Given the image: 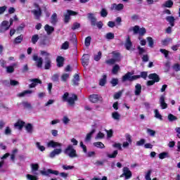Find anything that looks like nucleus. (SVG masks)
I'll use <instances>...</instances> for the list:
<instances>
[{
	"label": "nucleus",
	"mask_w": 180,
	"mask_h": 180,
	"mask_svg": "<svg viewBox=\"0 0 180 180\" xmlns=\"http://www.w3.org/2000/svg\"><path fill=\"white\" fill-rule=\"evenodd\" d=\"M47 44H49V39L47 38V37H44V38L40 40L39 45L47 46Z\"/></svg>",
	"instance_id": "obj_32"
},
{
	"label": "nucleus",
	"mask_w": 180,
	"mask_h": 180,
	"mask_svg": "<svg viewBox=\"0 0 180 180\" xmlns=\"http://www.w3.org/2000/svg\"><path fill=\"white\" fill-rule=\"evenodd\" d=\"M93 144L97 148H105V144L102 142H94Z\"/></svg>",
	"instance_id": "obj_39"
},
{
	"label": "nucleus",
	"mask_w": 180,
	"mask_h": 180,
	"mask_svg": "<svg viewBox=\"0 0 180 180\" xmlns=\"http://www.w3.org/2000/svg\"><path fill=\"white\" fill-rule=\"evenodd\" d=\"M62 146V143H60L54 141H50L47 143V147H52V148H56V147H61Z\"/></svg>",
	"instance_id": "obj_19"
},
{
	"label": "nucleus",
	"mask_w": 180,
	"mask_h": 180,
	"mask_svg": "<svg viewBox=\"0 0 180 180\" xmlns=\"http://www.w3.org/2000/svg\"><path fill=\"white\" fill-rule=\"evenodd\" d=\"M95 131H96V130H95V129H94L89 134H87L85 141H89L91 140V139H92V134H94V133H95Z\"/></svg>",
	"instance_id": "obj_35"
},
{
	"label": "nucleus",
	"mask_w": 180,
	"mask_h": 180,
	"mask_svg": "<svg viewBox=\"0 0 180 180\" xmlns=\"http://www.w3.org/2000/svg\"><path fill=\"white\" fill-rule=\"evenodd\" d=\"M32 60L36 61V65L37 68H41L43 67V58H39L37 54H34L32 56Z\"/></svg>",
	"instance_id": "obj_7"
},
{
	"label": "nucleus",
	"mask_w": 180,
	"mask_h": 180,
	"mask_svg": "<svg viewBox=\"0 0 180 180\" xmlns=\"http://www.w3.org/2000/svg\"><path fill=\"white\" fill-rule=\"evenodd\" d=\"M112 117L114 120H120V114L117 112H114L112 113Z\"/></svg>",
	"instance_id": "obj_42"
},
{
	"label": "nucleus",
	"mask_w": 180,
	"mask_h": 180,
	"mask_svg": "<svg viewBox=\"0 0 180 180\" xmlns=\"http://www.w3.org/2000/svg\"><path fill=\"white\" fill-rule=\"evenodd\" d=\"M101 58H102V52L98 51V54L94 56V60L99 61V60H101Z\"/></svg>",
	"instance_id": "obj_59"
},
{
	"label": "nucleus",
	"mask_w": 180,
	"mask_h": 180,
	"mask_svg": "<svg viewBox=\"0 0 180 180\" xmlns=\"http://www.w3.org/2000/svg\"><path fill=\"white\" fill-rule=\"evenodd\" d=\"M136 79H139V78H143V79H147L148 77V72H141L140 75H135Z\"/></svg>",
	"instance_id": "obj_22"
},
{
	"label": "nucleus",
	"mask_w": 180,
	"mask_h": 180,
	"mask_svg": "<svg viewBox=\"0 0 180 180\" xmlns=\"http://www.w3.org/2000/svg\"><path fill=\"white\" fill-rule=\"evenodd\" d=\"M90 102H91V103H97V102H102V101H103V98H102V96H99V95L98 94H91L89 96V98Z\"/></svg>",
	"instance_id": "obj_9"
},
{
	"label": "nucleus",
	"mask_w": 180,
	"mask_h": 180,
	"mask_svg": "<svg viewBox=\"0 0 180 180\" xmlns=\"http://www.w3.org/2000/svg\"><path fill=\"white\" fill-rule=\"evenodd\" d=\"M166 20L168 22L172 27L175 26V18L174 16H167Z\"/></svg>",
	"instance_id": "obj_23"
},
{
	"label": "nucleus",
	"mask_w": 180,
	"mask_h": 180,
	"mask_svg": "<svg viewBox=\"0 0 180 180\" xmlns=\"http://www.w3.org/2000/svg\"><path fill=\"white\" fill-rule=\"evenodd\" d=\"M113 6H115V9L116 11H122V9H123V8H124V6L123 5V4H114Z\"/></svg>",
	"instance_id": "obj_43"
},
{
	"label": "nucleus",
	"mask_w": 180,
	"mask_h": 180,
	"mask_svg": "<svg viewBox=\"0 0 180 180\" xmlns=\"http://www.w3.org/2000/svg\"><path fill=\"white\" fill-rule=\"evenodd\" d=\"M81 27V24L79 22H74L72 26V30H77Z\"/></svg>",
	"instance_id": "obj_56"
},
{
	"label": "nucleus",
	"mask_w": 180,
	"mask_h": 180,
	"mask_svg": "<svg viewBox=\"0 0 180 180\" xmlns=\"http://www.w3.org/2000/svg\"><path fill=\"white\" fill-rule=\"evenodd\" d=\"M160 160H164V158H169V154L168 152H163L159 154Z\"/></svg>",
	"instance_id": "obj_33"
},
{
	"label": "nucleus",
	"mask_w": 180,
	"mask_h": 180,
	"mask_svg": "<svg viewBox=\"0 0 180 180\" xmlns=\"http://www.w3.org/2000/svg\"><path fill=\"white\" fill-rule=\"evenodd\" d=\"M27 179L28 180H37V176L32 174H27Z\"/></svg>",
	"instance_id": "obj_64"
},
{
	"label": "nucleus",
	"mask_w": 180,
	"mask_h": 180,
	"mask_svg": "<svg viewBox=\"0 0 180 180\" xmlns=\"http://www.w3.org/2000/svg\"><path fill=\"white\" fill-rule=\"evenodd\" d=\"M116 62L117 60L114 58H111L105 60V63H107L108 65H113Z\"/></svg>",
	"instance_id": "obj_55"
},
{
	"label": "nucleus",
	"mask_w": 180,
	"mask_h": 180,
	"mask_svg": "<svg viewBox=\"0 0 180 180\" xmlns=\"http://www.w3.org/2000/svg\"><path fill=\"white\" fill-rule=\"evenodd\" d=\"M117 154H119V151L114 150L112 154H108L107 157H108V158H116V157H117Z\"/></svg>",
	"instance_id": "obj_47"
},
{
	"label": "nucleus",
	"mask_w": 180,
	"mask_h": 180,
	"mask_svg": "<svg viewBox=\"0 0 180 180\" xmlns=\"http://www.w3.org/2000/svg\"><path fill=\"white\" fill-rule=\"evenodd\" d=\"M167 119L169 122H174V120H178V117L172 114H169L167 116Z\"/></svg>",
	"instance_id": "obj_45"
},
{
	"label": "nucleus",
	"mask_w": 180,
	"mask_h": 180,
	"mask_svg": "<svg viewBox=\"0 0 180 180\" xmlns=\"http://www.w3.org/2000/svg\"><path fill=\"white\" fill-rule=\"evenodd\" d=\"M108 78V76L106 75H103V78H101L99 81V85L101 86H105L106 85V79Z\"/></svg>",
	"instance_id": "obj_29"
},
{
	"label": "nucleus",
	"mask_w": 180,
	"mask_h": 180,
	"mask_svg": "<svg viewBox=\"0 0 180 180\" xmlns=\"http://www.w3.org/2000/svg\"><path fill=\"white\" fill-rule=\"evenodd\" d=\"M100 13L101 18H106V16H108V11H106L105 8H102Z\"/></svg>",
	"instance_id": "obj_60"
},
{
	"label": "nucleus",
	"mask_w": 180,
	"mask_h": 180,
	"mask_svg": "<svg viewBox=\"0 0 180 180\" xmlns=\"http://www.w3.org/2000/svg\"><path fill=\"white\" fill-rule=\"evenodd\" d=\"M154 113H155V117L156 119H159V120H162V115H161V114L160 113V111H158V109H155L154 110Z\"/></svg>",
	"instance_id": "obj_38"
},
{
	"label": "nucleus",
	"mask_w": 180,
	"mask_h": 180,
	"mask_svg": "<svg viewBox=\"0 0 180 180\" xmlns=\"http://www.w3.org/2000/svg\"><path fill=\"white\" fill-rule=\"evenodd\" d=\"M147 40H148V42L149 47L153 49V47H154V40L153 39V37H148Z\"/></svg>",
	"instance_id": "obj_44"
},
{
	"label": "nucleus",
	"mask_w": 180,
	"mask_h": 180,
	"mask_svg": "<svg viewBox=\"0 0 180 180\" xmlns=\"http://www.w3.org/2000/svg\"><path fill=\"white\" fill-rule=\"evenodd\" d=\"M70 20H71V17L68 14H64V18H63V22L64 23H70Z\"/></svg>",
	"instance_id": "obj_46"
},
{
	"label": "nucleus",
	"mask_w": 180,
	"mask_h": 180,
	"mask_svg": "<svg viewBox=\"0 0 180 180\" xmlns=\"http://www.w3.org/2000/svg\"><path fill=\"white\" fill-rule=\"evenodd\" d=\"M41 175H44L45 176H49L50 174H52L53 175H59L60 172L57 170H53L51 169H48L46 171L41 170Z\"/></svg>",
	"instance_id": "obj_10"
},
{
	"label": "nucleus",
	"mask_w": 180,
	"mask_h": 180,
	"mask_svg": "<svg viewBox=\"0 0 180 180\" xmlns=\"http://www.w3.org/2000/svg\"><path fill=\"white\" fill-rule=\"evenodd\" d=\"M124 47L126 50L130 51L131 50V47H133V42H131V39H130V36H128L124 44Z\"/></svg>",
	"instance_id": "obj_13"
},
{
	"label": "nucleus",
	"mask_w": 180,
	"mask_h": 180,
	"mask_svg": "<svg viewBox=\"0 0 180 180\" xmlns=\"http://www.w3.org/2000/svg\"><path fill=\"white\" fill-rule=\"evenodd\" d=\"M30 82H32V84L29 85V88H36L38 84H42L41 80H40L39 79H30Z\"/></svg>",
	"instance_id": "obj_14"
},
{
	"label": "nucleus",
	"mask_w": 180,
	"mask_h": 180,
	"mask_svg": "<svg viewBox=\"0 0 180 180\" xmlns=\"http://www.w3.org/2000/svg\"><path fill=\"white\" fill-rule=\"evenodd\" d=\"M122 172L123 173L120 176V178L124 177V179L127 180V179H130V178H131V176H133V173H131V171L127 167H124L122 169Z\"/></svg>",
	"instance_id": "obj_6"
},
{
	"label": "nucleus",
	"mask_w": 180,
	"mask_h": 180,
	"mask_svg": "<svg viewBox=\"0 0 180 180\" xmlns=\"http://www.w3.org/2000/svg\"><path fill=\"white\" fill-rule=\"evenodd\" d=\"M69 47H70V42H68V41H65L63 44H62V46H61V49L62 50H68V49H69Z\"/></svg>",
	"instance_id": "obj_48"
},
{
	"label": "nucleus",
	"mask_w": 180,
	"mask_h": 180,
	"mask_svg": "<svg viewBox=\"0 0 180 180\" xmlns=\"http://www.w3.org/2000/svg\"><path fill=\"white\" fill-rule=\"evenodd\" d=\"M23 41V35L20 34L14 39L15 44H20Z\"/></svg>",
	"instance_id": "obj_30"
},
{
	"label": "nucleus",
	"mask_w": 180,
	"mask_h": 180,
	"mask_svg": "<svg viewBox=\"0 0 180 180\" xmlns=\"http://www.w3.org/2000/svg\"><path fill=\"white\" fill-rule=\"evenodd\" d=\"M6 72L8 74H12V72H15V68L13 66L10 65L6 67Z\"/></svg>",
	"instance_id": "obj_50"
},
{
	"label": "nucleus",
	"mask_w": 180,
	"mask_h": 180,
	"mask_svg": "<svg viewBox=\"0 0 180 180\" xmlns=\"http://www.w3.org/2000/svg\"><path fill=\"white\" fill-rule=\"evenodd\" d=\"M91 40H92V37L91 36L86 37L84 39V45L86 47H89L91 46Z\"/></svg>",
	"instance_id": "obj_34"
},
{
	"label": "nucleus",
	"mask_w": 180,
	"mask_h": 180,
	"mask_svg": "<svg viewBox=\"0 0 180 180\" xmlns=\"http://www.w3.org/2000/svg\"><path fill=\"white\" fill-rule=\"evenodd\" d=\"M160 106L162 109H167V108H168V104L165 103V96L164 95H162L160 96Z\"/></svg>",
	"instance_id": "obj_20"
},
{
	"label": "nucleus",
	"mask_w": 180,
	"mask_h": 180,
	"mask_svg": "<svg viewBox=\"0 0 180 180\" xmlns=\"http://www.w3.org/2000/svg\"><path fill=\"white\" fill-rule=\"evenodd\" d=\"M31 167L32 172H36V171H39V164H32Z\"/></svg>",
	"instance_id": "obj_57"
},
{
	"label": "nucleus",
	"mask_w": 180,
	"mask_h": 180,
	"mask_svg": "<svg viewBox=\"0 0 180 180\" xmlns=\"http://www.w3.org/2000/svg\"><path fill=\"white\" fill-rule=\"evenodd\" d=\"M70 78V74L65 73L61 76V79L63 82H67V80Z\"/></svg>",
	"instance_id": "obj_53"
},
{
	"label": "nucleus",
	"mask_w": 180,
	"mask_h": 180,
	"mask_svg": "<svg viewBox=\"0 0 180 180\" xmlns=\"http://www.w3.org/2000/svg\"><path fill=\"white\" fill-rule=\"evenodd\" d=\"M134 94L136 96H139V95L141 94V84H136Z\"/></svg>",
	"instance_id": "obj_24"
},
{
	"label": "nucleus",
	"mask_w": 180,
	"mask_h": 180,
	"mask_svg": "<svg viewBox=\"0 0 180 180\" xmlns=\"http://www.w3.org/2000/svg\"><path fill=\"white\" fill-rule=\"evenodd\" d=\"M160 53H162V54H164L165 58H168V56H169V51H167L166 49H160Z\"/></svg>",
	"instance_id": "obj_51"
},
{
	"label": "nucleus",
	"mask_w": 180,
	"mask_h": 180,
	"mask_svg": "<svg viewBox=\"0 0 180 180\" xmlns=\"http://www.w3.org/2000/svg\"><path fill=\"white\" fill-rule=\"evenodd\" d=\"M57 22H58V19L57 18V13H54L51 16V23L52 25H56Z\"/></svg>",
	"instance_id": "obj_26"
},
{
	"label": "nucleus",
	"mask_w": 180,
	"mask_h": 180,
	"mask_svg": "<svg viewBox=\"0 0 180 180\" xmlns=\"http://www.w3.org/2000/svg\"><path fill=\"white\" fill-rule=\"evenodd\" d=\"M112 54L114 57V59H115L116 61H120V53L112 51Z\"/></svg>",
	"instance_id": "obj_37"
},
{
	"label": "nucleus",
	"mask_w": 180,
	"mask_h": 180,
	"mask_svg": "<svg viewBox=\"0 0 180 180\" xmlns=\"http://www.w3.org/2000/svg\"><path fill=\"white\" fill-rule=\"evenodd\" d=\"M51 68V59L49 57L45 58L44 69L50 70Z\"/></svg>",
	"instance_id": "obj_21"
},
{
	"label": "nucleus",
	"mask_w": 180,
	"mask_h": 180,
	"mask_svg": "<svg viewBox=\"0 0 180 180\" xmlns=\"http://www.w3.org/2000/svg\"><path fill=\"white\" fill-rule=\"evenodd\" d=\"M11 25H9V22L7 20H4L0 25V32L5 33L7 30H9Z\"/></svg>",
	"instance_id": "obj_8"
},
{
	"label": "nucleus",
	"mask_w": 180,
	"mask_h": 180,
	"mask_svg": "<svg viewBox=\"0 0 180 180\" xmlns=\"http://www.w3.org/2000/svg\"><path fill=\"white\" fill-rule=\"evenodd\" d=\"M63 153V149L61 148H56L52 152H51L49 157L51 158H54L56 155H58L59 154H61Z\"/></svg>",
	"instance_id": "obj_17"
},
{
	"label": "nucleus",
	"mask_w": 180,
	"mask_h": 180,
	"mask_svg": "<svg viewBox=\"0 0 180 180\" xmlns=\"http://www.w3.org/2000/svg\"><path fill=\"white\" fill-rule=\"evenodd\" d=\"M44 29L46 31L47 34H51V33L54 32V27L47 24L44 26Z\"/></svg>",
	"instance_id": "obj_28"
},
{
	"label": "nucleus",
	"mask_w": 180,
	"mask_h": 180,
	"mask_svg": "<svg viewBox=\"0 0 180 180\" xmlns=\"http://www.w3.org/2000/svg\"><path fill=\"white\" fill-rule=\"evenodd\" d=\"M64 61H65V59L64 58V57L58 56L56 58L57 67H58V68H61V67H64Z\"/></svg>",
	"instance_id": "obj_15"
},
{
	"label": "nucleus",
	"mask_w": 180,
	"mask_h": 180,
	"mask_svg": "<svg viewBox=\"0 0 180 180\" xmlns=\"http://www.w3.org/2000/svg\"><path fill=\"white\" fill-rule=\"evenodd\" d=\"M67 13L71 17V16H75L77 15H78L77 12H75L72 10H68L67 11Z\"/></svg>",
	"instance_id": "obj_63"
},
{
	"label": "nucleus",
	"mask_w": 180,
	"mask_h": 180,
	"mask_svg": "<svg viewBox=\"0 0 180 180\" xmlns=\"http://www.w3.org/2000/svg\"><path fill=\"white\" fill-rule=\"evenodd\" d=\"M27 94H33V91L32 90H25L24 91L19 93L18 94V96H19V98H23V96H25V95H27Z\"/></svg>",
	"instance_id": "obj_31"
},
{
	"label": "nucleus",
	"mask_w": 180,
	"mask_h": 180,
	"mask_svg": "<svg viewBox=\"0 0 180 180\" xmlns=\"http://www.w3.org/2000/svg\"><path fill=\"white\" fill-rule=\"evenodd\" d=\"M105 131L107 133V137L108 139H111V137H113V129H105Z\"/></svg>",
	"instance_id": "obj_54"
},
{
	"label": "nucleus",
	"mask_w": 180,
	"mask_h": 180,
	"mask_svg": "<svg viewBox=\"0 0 180 180\" xmlns=\"http://www.w3.org/2000/svg\"><path fill=\"white\" fill-rule=\"evenodd\" d=\"M172 41V38H166L162 41V46H168Z\"/></svg>",
	"instance_id": "obj_36"
},
{
	"label": "nucleus",
	"mask_w": 180,
	"mask_h": 180,
	"mask_svg": "<svg viewBox=\"0 0 180 180\" xmlns=\"http://www.w3.org/2000/svg\"><path fill=\"white\" fill-rule=\"evenodd\" d=\"M151 172H153V171L151 169L148 170V172L145 176V179L146 180H151Z\"/></svg>",
	"instance_id": "obj_61"
},
{
	"label": "nucleus",
	"mask_w": 180,
	"mask_h": 180,
	"mask_svg": "<svg viewBox=\"0 0 180 180\" xmlns=\"http://www.w3.org/2000/svg\"><path fill=\"white\" fill-rule=\"evenodd\" d=\"M63 102H68L70 106H74L75 105V101H78V96L75 94H71L68 92L64 93L62 96Z\"/></svg>",
	"instance_id": "obj_1"
},
{
	"label": "nucleus",
	"mask_w": 180,
	"mask_h": 180,
	"mask_svg": "<svg viewBox=\"0 0 180 180\" xmlns=\"http://www.w3.org/2000/svg\"><path fill=\"white\" fill-rule=\"evenodd\" d=\"M136 75H133V72H128L122 77V82H127L129 81V82H133V81H136Z\"/></svg>",
	"instance_id": "obj_5"
},
{
	"label": "nucleus",
	"mask_w": 180,
	"mask_h": 180,
	"mask_svg": "<svg viewBox=\"0 0 180 180\" xmlns=\"http://www.w3.org/2000/svg\"><path fill=\"white\" fill-rule=\"evenodd\" d=\"M25 124L26 122H25L22 120H18V121L14 124V127H15V129H18V130H22V129L25 127Z\"/></svg>",
	"instance_id": "obj_12"
},
{
	"label": "nucleus",
	"mask_w": 180,
	"mask_h": 180,
	"mask_svg": "<svg viewBox=\"0 0 180 180\" xmlns=\"http://www.w3.org/2000/svg\"><path fill=\"white\" fill-rule=\"evenodd\" d=\"M64 153L66 154V155H68L70 158H75L78 157V155H77V150L74 148L72 145H68L65 149Z\"/></svg>",
	"instance_id": "obj_3"
},
{
	"label": "nucleus",
	"mask_w": 180,
	"mask_h": 180,
	"mask_svg": "<svg viewBox=\"0 0 180 180\" xmlns=\"http://www.w3.org/2000/svg\"><path fill=\"white\" fill-rule=\"evenodd\" d=\"M37 148L39 151H45L46 150V147L44 146L40 145V142H37L36 143Z\"/></svg>",
	"instance_id": "obj_52"
},
{
	"label": "nucleus",
	"mask_w": 180,
	"mask_h": 180,
	"mask_svg": "<svg viewBox=\"0 0 180 180\" xmlns=\"http://www.w3.org/2000/svg\"><path fill=\"white\" fill-rule=\"evenodd\" d=\"M107 40H113L115 39V34L113 32H108L105 35Z\"/></svg>",
	"instance_id": "obj_41"
},
{
	"label": "nucleus",
	"mask_w": 180,
	"mask_h": 180,
	"mask_svg": "<svg viewBox=\"0 0 180 180\" xmlns=\"http://www.w3.org/2000/svg\"><path fill=\"white\" fill-rule=\"evenodd\" d=\"M87 18L91 22V25L93 27L97 26L98 29L101 30L103 27V22L98 21L96 22V17L94 15V13H89L87 14Z\"/></svg>",
	"instance_id": "obj_2"
},
{
	"label": "nucleus",
	"mask_w": 180,
	"mask_h": 180,
	"mask_svg": "<svg viewBox=\"0 0 180 180\" xmlns=\"http://www.w3.org/2000/svg\"><path fill=\"white\" fill-rule=\"evenodd\" d=\"M119 70H120V66H119V65H114L112 70V74H117Z\"/></svg>",
	"instance_id": "obj_49"
},
{
	"label": "nucleus",
	"mask_w": 180,
	"mask_h": 180,
	"mask_svg": "<svg viewBox=\"0 0 180 180\" xmlns=\"http://www.w3.org/2000/svg\"><path fill=\"white\" fill-rule=\"evenodd\" d=\"M25 130H27V133L32 134L33 133V124L30 123H27L25 126Z\"/></svg>",
	"instance_id": "obj_27"
},
{
	"label": "nucleus",
	"mask_w": 180,
	"mask_h": 180,
	"mask_svg": "<svg viewBox=\"0 0 180 180\" xmlns=\"http://www.w3.org/2000/svg\"><path fill=\"white\" fill-rule=\"evenodd\" d=\"M38 10L32 11V13L35 16V19H40V16H41V8L37 5Z\"/></svg>",
	"instance_id": "obj_16"
},
{
	"label": "nucleus",
	"mask_w": 180,
	"mask_h": 180,
	"mask_svg": "<svg viewBox=\"0 0 180 180\" xmlns=\"http://www.w3.org/2000/svg\"><path fill=\"white\" fill-rule=\"evenodd\" d=\"M89 64V54L84 53L82 57V65L83 67H88Z\"/></svg>",
	"instance_id": "obj_11"
},
{
	"label": "nucleus",
	"mask_w": 180,
	"mask_h": 180,
	"mask_svg": "<svg viewBox=\"0 0 180 180\" xmlns=\"http://www.w3.org/2000/svg\"><path fill=\"white\" fill-rule=\"evenodd\" d=\"M133 31L134 34H139V40H141V37H143V36L147 33V30H146L144 27L140 28L139 25H135L133 28Z\"/></svg>",
	"instance_id": "obj_4"
},
{
	"label": "nucleus",
	"mask_w": 180,
	"mask_h": 180,
	"mask_svg": "<svg viewBox=\"0 0 180 180\" xmlns=\"http://www.w3.org/2000/svg\"><path fill=\"white\" fill-rule=\"evenodd\" d=\"M125 138L127 141L129 143V144H131V143L133 142V140H131V135H130V134H126Z\"/></svg>",
	"instance_id": "obj_62"
},
{
	"label": "nucleus",
	"mask_w": 180,
	"mask_h": 180,
	"mask_svg": "<svg viewBox=\"0 0 180 180\" xmlns=\"http://www.w3.org/2000/svg\"><path fill=\"white\" fill-rule=\"evenodd\" d=\"M39 34H34L31 39L32 44H36L39 41Z\"/></svg>",
	"instance_id": "obj_40"
},
{
	"label": "nucleus",
	"mask_w": 180,
	"mask_h": 180,
	"mask_svg": "<svg viewBox=\"0 0 180 180\" xmlns=\"http://www.w3.org/2000/svg\"><path fill=\"white\" fill-rule=\"evenodd\" d=\"M174 6V1L172 0H167L162 4L163 8H172Z\"/></svg>",
	"instance_id": "obj_25"
},
{
	"label": "nucleus",
	"mask_w": 180,
	"mask_h": 180,
	"mask_svg": "<svg viewBox=\"0 0 180 180\" xmlns=\"http://www.w3.org/2000/svg\"><path fill=\"white\" fill-rule=\"evenodd\" d=\"M110 84H112V86H116V85L119 84V79L117 78H112L110 81Z\"/></svg>",
	"instance_id": "obj_58"
},
{
	"label": "nucleus",
	"mask_w": 180,
	"mask_h": 180,
	"mask_svg": "<svg viewBox=\"0 0 180 180\" xmlns=\"http://www.w3.org/2000/svg\"><path fill=\"white\" fill-rule=\"evenodd\" d=\"M149 79H152V81L155 82H160V76L157 73H151L148 75Z\"/></svg>",
	"instance_id": "obj_18"
}]
</instances>
